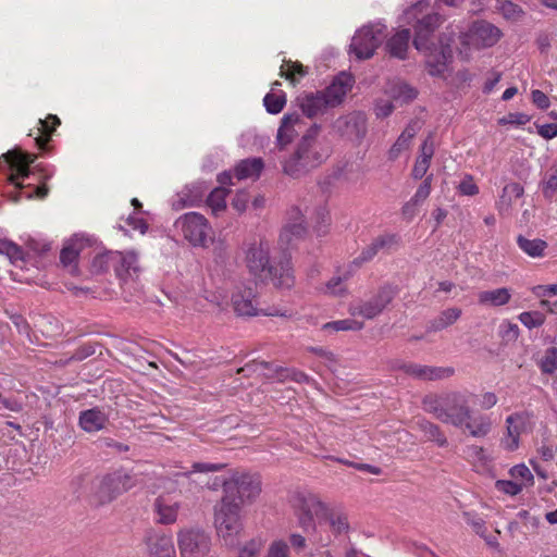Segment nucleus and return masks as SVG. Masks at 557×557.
I'll return each mask as SVG.
<instances>
[{
    "instance_id": "1",
    "label": "nucleus",
    "mask_w": 557,
    "mask_h": 557,
    "mask_svg": "<svg viewBox=\"0 0 557 557\" xmlns=\"http://www.w3.org/2000/svg\"><path fill=\"white\" fill-rule=\"evenodd\" d=\"M430 1L421 0L404 11L401 20L414 27V48L423 54L425 70L433 77H445L453 59L451 38L432 39L435 28L443 22L436 13H429Z\"/></svg>"
},
{
    "instance_id": "2",
    "label": "nucleus",
    "mask_w": 557,
    "mask_h": 557,
    "mask_svg": "<svg viewBox=\"0 0 557 557\" xmlns=\"http://www.w3.org/2000/svg\"><path fill=\"white\" fill-rule=\"evenodd\" d=\"M469 396L462 392L442 395H428L423 398V409L445 424L467 431L474 438H484L493 430L490 416L474 413L469 405Z\"/></svg>"
},
{
    "instance_id": "3",
    "label": "nucleus",
    "mask_w": 557,
    "mask_h": 557,
    "mask_svg": "<svg viewBox=\"0 0 557 557\" xmlns=\"http://www.w3.org/2000/svg\"><path fill=\"white\" fill-rule=\"evenodd\" d=\"M320 127L311 126L301 138L296 152L285 161L284 172L299 176L321 165L331 154V146L325 137L319 135Z\"/></svg>"
},
{
    "instance_id": "4",
    "label": "nucleus",
    "mask_w": 557,
    "mask_h": 557,
    "mask_svg": "<svg viewBox=\"0 0 557 557\" xmlns=\"http://www.w3.org/2000/svg\"><path fill=\"white\" fill-rule=\"evenodd\" d=\"M223 277L226 285L233 287L231 302L234 312L239 317H288V310L277 307L260 308L258 301V294L251 283L237 281L228 269L223 272Z\"/></svg>"
},
{
    "instance_id": "5",
    "label": "nucleus",
    "mask_w": 557,
    "mask_h": 557,
    "mask_svg": "<svg viewBox=\"0 0 557 557\" xmlns=\"http://www.w3.org/2000/svg\"><path fill=\"white\" fill-rule=\"evenodd\" d=\"M500 29L487 21H475L459 35V57L468 61L473 53L495 46L500 37Z\"/></svg>"
},
{
    "instance_id": "6",
    "label": "nucleus",
    "mask_w": 557,
    "mask_h": 557,
    "mask_svg": "<svg viewBox=\"0 0 557 557\" xmlns=\"http://www.w3.org/2000/svg\"><path fill=\"white\" fill-rule=\"evenodd\" d=\"M214 524L224 544L230 547L235 546L243 529L239 503L223 496L221 503L215 506Z\"/></svg>"
},
{
    "instance_id": "7",
    "label": "nucleus",
    "mask_w": 557,
    "mask_h": 557,
    "mask_svg": "<svg viewBox=\"0 0 557 557\" xmlns=\"http://www.w3.org/2000/svg\"><path fill=\"white\" fill-rule=\"evenodd\" d=\"M175 231L193 247H208L213 240V231L208 220L198 212H187L174 223Z\"/></svg>"
},
{
    "instance_id": "8",
    "label": "nucleus",
    "mask_w": 557,
    "mask_h": 557,
    "mask_svg": "<svg viewBox=\"0 0 557 557\" xmlns=\"http://www.w3.org/2000/svg\"><path fill=\"white\" fill-rule=\"evenodd\" d=\"M396 288L392 285H383L366 299L351 301L348 312L351 317H361L372 320L380 315L396 296Z\"/></svg>"
},
{
    "instance_id": "9",
    "label": "nucleus",
    "mask_w": 557,
    "mask_h": 557,
    "mask_svg": "<svg viewBox=\"0 0 557 557\" xmlns=\"http://www.w3.org/2000/svg\"><path fill=\"white\" fill-rule=\"evenodd\" d=\"M386 37V25L377 22L358 29L350 44V51L357 59L371 58Z\"/></svg>"
},
{
    "instance_id": "10",
    "label": "nucleus",
    "mask_w": 557,
    "mask_h": 557,
    "mask_svg": "<svg viewBox=\"0 0 557 557\" xmlns=\"http://www.w3.org/2000/svg\"><path fill=\"white\" fill-rule=\"evenodd\" d=\"M136 484V478L126 470H116L98 479L94 483L97 500L101 504L111 502L120 494L131 490Z\"/></svg>"
},
{
    "instance_id": "11",
    "label": "nucleus",
    "mask_w": 557,
    "mask_h": 557,
    "mask_svg": "<svg viewBox=\"0 0 557 557\" xmlns=\"http://www.w3.org/2000/svg\"><path fill=\"white\" fill-rule=\"evenodd\" d=\"M224 497L239 503L255 498L261 491V482L258 475L248 473H235L230 480H222Z\"/></svg>"
},
{
    "instance_id": "12",
    "label": "nucleus",
    "mask_w": 557,
    "mask_h": 557,
    "mask_svg": "<svg viewBox=\"0 0 557 557\" xmlns=\"http://www.w3.org/2000/svg\"><path fill=\"white\" fill-rule=\"evenodd\" d=\"M243 251L248 272L256 278L263 280V274L272 263L269 242L263 238H253L244 244Z\"/></svg>"
},
{
    "instance_id": "13",
    "label": "nucleus",
    "mask_w": 557,
    "mask_h": 557,
    "mask_svg": "<svg viewBox=\"0 0 557 557\" xmlns=\"http://www.w3.org/2000/svg\"><path fill=\"white\" fill-rule=\"evenodd\" d=\"M534 426L533 414L529 411H519L509 414L505 420V433L500 440L502 447L507 451H515L520 446V436Z\"/></svg>"
},
{
    "instance_id": "14",
    "label": "nucleus",
    "mask_w": 557,
    "mask_h": 557,
    "mask_svg": "<svg viewBox=\"0 0 557 557\" xmlns=\"http://www.w3.org/2000/svg\"><path fill=\"white\" fill-rule=\"evenodd\" d=\"M181 557H205L211 546L210 537L199 529L187 528L177 533Z\"/></svg>"
},
{
    "instance_id": "15",
    "label": "nucleus",
    "mask_w": 557,
    "mask_h": 557,
    "mask_svg": "<svg viewBox=\"0 0 557 557\" xmlns=\"http://www.w3.org/2000/svg\"><path fill=\"white\" fill-rule=\"evenodd\" d=\"M35 158L34 154L12 150L0 158V168L3 165L7 166L11 171L9 176L10 182L17 188H22L20 181L29 176V165L34 163Z\"/></svg>"
},
{
    "instance_id": "16",
    "label": "nucleus",
    "mask_w": 557,
    "mask_h": 557,
    "mask_svg": "<svg viewBox=\"0 0 557 557\" xmlns=\"http://www.w3.org/2000/svg\"><path fill=\"white\" fill-rule=\"evenodd\" d=\"M270 282L277 289H290L295 285V274L292 261L284 257L272 261L263 274V280Z\"/></svg>"
},
{
    "instance_id": "17",
    "label": "nucleus",
    "mask_w": 557,
    "mask_h": 557,
    "mask_svg": "<svg viewBox=\"0 0 557 557\" xmlns=\"http://www.w3.org/2000/svg\"><path fill=\"white\" fill-rule=\"evenodd\" d=\"M334 127L343 137L360 143L367 134V116L362 112H351L337 119Z\"/></svg>"
},
{
    "instance_id": "18",
    "label": "nucleus",
    "mask_w": 557,
    "mask_h": 557,
    "mask_svg": "<svg viewBox=\"0 0 557 557\" xmlns=\"http://www.w3.org/2000/svg\"><path fill=\"white\" fill-rule=\"evenodd\" d=\"M307 234V227L301 211L293 208L287 215V222L281 231L278 244L282 248L287 249L302 239Z\"/></svg>"
},
{
    "instance_id": "19",
    "label": "nucleus",
    "mask_w": 557,
    "mask_h": 557,
    "mask_svg": "<svg viewBox=\"0 0 557 557\" xmlns=\"http://www.w3.org/2000/svg\"><path fill=\"white\" fill-rule=\"evenodd\" d=\"M355 79L351 74L347 72H341L334 77L332 83L324 89L321 90L327 102L332 108L339 106L347 94L351 90Z\"/></svg>"
},
{
    "instance_id": "20",
    "label": "nucleus",
    "mask_w": 557,
    "mask_h": 557,
    "mask_svg": "<svg viewBox=\"0 0 557 557\" xmlns=\"http://www.w3.org/2000/svg\"><path fill=\"white\" fill-rule=\"evenodd\" d=\"M181 503L172 494H163L156 498L153 512L156 521L161 524H172L177 520Z\"/></svg>"
},
{
    "instance_id": "21",
    "label": "nucleus",
    "mask_w": 557,
    "mask_h": 557,
    "mask_svg": "<svg viewBox=\"0 0 557 557\" xmlns=\"http://www.w3.org/2000/svg\"><path fill=\"white\" fill-rule=\"evenodd\" d=\"M290 502L293 507L300 511V521L302 524H306L307 521H310L324 509L323 504L318 497L309 492H298L294 494Z\"/></svg>"
},
{
    "instance_id": "22",
    "label": "nucleus",
    "mask_w": 557,
    "mask_h": 557,
    "mask_svg": "<svg viewBox=\"0 0 557 557\" xmlns=\"http://www.w3.org/2000/svg\"><path fill=\"white\" fill-rule=\"evenodd\" d=\"M113 258H115L114 271L123 283L133 281L138 276L140 268L138 257L134 251H115Z\"/></svg>"
},
{
    "instance_id": "23",
    "label": "nucleus",
    "mask_w": 557,
    "mask_h": 557,
    "mask_svg": "<svg viewBox=\"0 0 557 557\" xmlns=\"http://www.w3.org/2000/svg\"><path fill=\"white\" fill-rule=\"evenodd\" d=\"M89 245V238L84 235H74L69 239L60 253V260L71 274L77 273L76 260L85 247Z\"/></svg>"
},
{
    "instance_id": "24",
    "label": "nucleus",
    "mask_w": 557,
    "mask_h": 557,
    "mask_svg": "<svg viewBox=\"0 0 557 557\" xmlns=\"http://www.w3.org/2000/svg\"><path fill=\"white\" fill-rule=\"evenodd\" d=\"M146 545L150 557H176L171 534L151 531L146 537Z\"/></svg>"
},
{
    "instance_id": "25",
    "label": "nucleus",
    "mask_w": 557,
    "mask_h": 557,
    "mask_svg": "<svg viewBox=\"0 0 557 557\" xmlns=\"http://www.w3.org/2000/svg\"><path fill=\"white\" fill-rule=\"evenodd\" d=\"M297 102L305 115L314 117L332 109L322 91L307 92L297 98Z\"/></svg>"
},
{
    "instance_id": "26",
    "label": "nucleus",
    "mask_w": 557,
    "mask_h": 557,
    "mask_svg": "<svg viewBox=\"0 0 557 557\" xmlns=\"http://www.w3.org/2000/svg\"><path fill=\"white\" fill-rule=\"evenodd\" d=\"M218 182L221 184L220 187L214 188L207 199V205L211 209L214 215H219L226 208L227 189L224 185L232 184V173L223 172L218 176Z\"/></svg>"
},
{
    "instance_id": "27",
    "label": "nucleus",
    "mask_w": 557,
    "mask_h": 557,
    "mask_svg": "<svg viewBox=\"0 0 557 557\" xmlns=\"http://www.w3.org/2000/svg\"><path fill=\"white\" fill-rule=\"evenodd\" d=\"M463 458L473 467L476 472H485L492 466L491 454L482 446L471 444L463 448Z\"/></svg>"
},
{
    "instance_id": "28",
    "label": "nucleus",
    "mask_w": 557,
    "mask_h": 557,
    "mask_svg": "<svg viewBox=\"0 0 557 557\" xmlns=\"http://www.w3.org/2000/svg\"><path fill=\"white\" fill-rule=\"evenodd\" d=\"M418 94L416 87L400 79L388 83L385 89V95L399 104L413 101Z\"/></svg>"
},
{
    "instance_id": "29",
    "label": "nucleus",
    "mask_w": 557,
    "mask_h": 557,
    "mask_svg": "<svg viewBox=\"0 0 557 557\" xmlns=\"http://www.w3.org/2000/svg\"><path fill=\"white\" fill-rule=\"evenodd\" d=\"M420 129V124L418 121L410 122L401 134L398 136L394 145L388 150V159L394 161L398 159L404 152L408 151L411 145L413 137Z\"/></svg>"
},
{
    "instance_id": "30",
    "label": "nucleus",
    "mask_w": 557,
    "mask_h": 557,
    "mask_svg": "<svg viewBox=\"0 0 557 557\" xmlns=\"http://www.w3.org/2000/svg\"><path fill=\"white\" fill-rule=\"evenodd\" d=\"M301 117L297 113L285 114L282 119L281 126L277 131L276 140L281 148H284L292 143L294 137L298 134Z\"/></svg>"
},
{
    "instance_id": "31",
    "label": "nucleus",
    "mask_w": 557,
    "mask_h": 557,
    "mask_svg": "<svg viewBox=\"0 0 557 557\" xmlns=\"http://www.w3.org/2000/svg\"><path fill=\"white\" fill-rule=\"evenodd\" d=\"M108 422V414L99 408H91L79 413V425L88 432H98L102 430Z\"/></svg>"
},
{
    "instance_id": "32",
    "label": "nucleus",
    "mask_w": 557,
    "mask_h": 557,
    "mask_svg": "<svg viewBox=\"0 0 557 557\" xmlns=\"http://www.w3.org/2000/svg\"><path fill=\"white\" fill-rule=\"evenodd\" d=\"M405 373L421 380H437L453 374L448 368H434L416 363L404 364Z\"/></svg>"
},
{
    "instance_id": "33",
    "label": "nucleus",
    "mask_w": 557,
    "mask_h": 557,
    "mask_svg": "<svg viewBox=\"0 0 557 557\" xmlns=\"http://www.w3.org/2000/svg\"><path fill=\"white\" fill-rule=\"evenodd\" d=\"M524 189L519 183L507 184L497 201V210L500 214H508L513 202L523 196Z\"/></svg>"
},
{
    "instance_id": "34",
    "label": "nucleus",
    "mask_w": 557,
    "mask_h": 557,
    "mask_svg": "<svg viewBox=\"0 0 557 557\" xmlns=\"http://www.w3.org/2000/svg\"><path fill=\"white\" fill-rule=\"evenodd\" d=\"M511 299V290L507 287L482 290L478 294V301L482 306L500 307Z\"/></svg>"
},
{
    "instance_id": "35",
    "label": "nucleus",
    "mask_w": 557,
    "mask_h": 557,
    "mask_svg": "<svg viewBox=\"0 0 557 557\" xmlns=\"http://www.w3.org/2000/svg\"><path fill=\"white\" fill-rule=\"evenodd\" d=\"M410 30L403 28L397 32L386 44L387 50L392 57L405 59L409 47Z\"/></svg>"
},
{
    "instance_id": "36",
    "label": "nucleus",
    "mask_w": 557,
    "mask_h": 557,
    "mask_svg": "<svg viewBox=\"0 0 557 557\" xmlns=\"http://www.w3.org/2000/svg\"><path fill=\"white\" fill-rule=\"evenodd\" d=\"M263 169V162L260 158H251L240 161L235 168L237 180H256L260 176Z\"/></svg>"
},
{
    "instance_id": "37",
    "label": "nucleus",
    "mask_w": 557,
    "mask_h": 557,
    "mask_svg": "<svg viewBox=\"0 0 557 557\" xmlns=\"http://www.w3.org/2000/svg\"><path fill=\"white\" fill-rule=\"evenodd\" d=\"M396 237L395 235H382L374 239L370 246H368L361 255L354 260V264L359 267L362 262L371 260L380 249L384 247H389L395 244Z\"/></svg>"
},
{
    "instance_id": "38",
    "label": "nucleus",
    "mask_w": 557,
    "mask_h": 557,
    "mask_svg": "<svg viewBox=\"0 0 557 557\" xmlns=\"http://www.w3.org/2000/svg\"><path fill=\"white\" fill-rule=\"evenodd\" d=\"M518 247L531 258H541L547 249V243L540 238L529 239L522 235L517 238Z\"/></svg>"
},
{
    "instance_id": "39",
    "label": "nucleus",
    "mask_w": 557,
    "mask_h": 557,
    "mask_svg": "<svg viewBox=\"0 0 557 557\" xmlns=\"http://www.w3.org/2000/svg\"><path fill=\"white\" fill-rule=\"evenodd\" d=\"M433 156V147L429 145L426 141L421 146V153L418 157L414 166L412 169V175L414 178H422L429 166Z\"/></svg>"
},
{
    "instance_id": "40",
    "label": "nucleus",
    "mask_w": 557,
    "mask_h": 557,
    "mask_svg": "<svg viewBox=\"0 0 557 557\" xmlns=\"http://www.w3.org/2000/svg\"><path fill=\"white\" fill-rule=\"evenodd\" d=\"M461 315L459 308H448L443 310L432 322L431 329L433 331H441L454 324Z\"/></svg>"
},
{
    "instance_id": "41",
    "label": "nucleus",
    "mask_w": 557,
    "mask_h": 557,
    "mask_svg": "<svg viewBox=\"0 0 557 557\" xmlns=\"http://www.w3.org/2000/svg\"><path fill=\"white\" fill-rule=\"evenodd\" d=\"M349 274L344 276H333L325 285L321 288V293L327 296L342 297L347 294V287L345 281L349 277Z\"/></svg>"
},
{
    "instance_id": "42",
    "label": "nucleus",
    "mask_w": 557,
    "mask_h": 557,
    "mask_svg": "<svg viewBox=\"0 0 557 557\" xmlns=\"http://www.w3.org/2000/svg\"><path fill=\"white\" fill-rule=\"evenodd\" d=\"M420 429H421L423 435L429 441L435 442L437 444V446H440V447L447 446V444H448L447 438L438 425H436L432 422H429V421H423L420 423Z\"/></svg>"
},
{
    "instance_id": "43",
    "label": "nucleus",
    "mask_w": 557,
    "mask_h": 557,
    "mask_svg": "<svg viewBox=\"0 0 557 557\" xmlns=\"http://www.w3.org/2000/svg\"><path fill=\"white\" fill-rule=\"evenodd\" d=\"M307 73V69L298 62L288 61L281 66V75L293 84H296L300 78L306 76Z\"/></svg>"
},
{
    "instance_id": "44",
    "label": "nucleus",
    "mask_w": 557,
    "mask_h": 557,
    "mask_svg": "<svg viewBox=\"0 0 557 557\" xmlns=\"http://www.w3.org/2000/svg\"><path fill=\"white\" fill-rule=\"evenodd\" d=\"M364 326V323L356 319H343L337 321L327 322L323 325L324 330L338 331H360Z\"/></svg>"
},
{
    "instance_id": "45",
    "label": "nucleus",
    "mask_w": 557,
    "mask_h": 557,
    "mask_svg": "<svg viewBox=\"0 0 557 557\" xmlns=\"http://www.w3.org/2000/svg\"><path fill=\"white\" fill-rule=\"evenodd\" d=\"M263 103L269 113L277 114L283 110L286 103V97L283 92H269L265 95Z\"/></svg>"
},
{
    "instance_id": "46",
    "label": "nucleus",
    "mask_w": 557,
    "mask_h": 557,
    "mask_svg": "<svg viewBox=\"0 0 557 557\" xmlns=\"http://www.w3.org/2000/svg\"><path fill=\"white\" fill-rule=\"evenodd\" d=\"M115 251H108L103 253H98L94 257L91 262V271L94 273H102L107 271L110 265L114 267L115 258H113Z\"/></svg>"
},
{
    "instance_id": "47",
    "label": "nucleus",
    "mask_w": 557,
    "mask_h": 557,
    "mask_svg": "<svg viewBox=\"0 0 557 557\" xmlns=\"http://www.w3.org/2000/svg\"><path fill=\"white\" fill-rule=\"evenodd\" d=\"M518 319L529 330L542 326L546 320L545 314L540 311L521 312Z\"/></svg>"
},
{
    "instance_id": "48",
    "label": "nucleus",
    "mask_w": 557,
    "mask_h": 557,
    "mask_svg": "<svg viewBox=\"0 0 557 557\" xmlns=\"http://www.w3.org/2000/svg\"><path fill=\"white\" fill-rule=\"evenodd\" d=\"M540 369L543 373L553 374L557 370V348L550 347L546 349L540 362Z\"/></svg>"
},
{
    "instance_id": "49",
    "label": "nucleus",
    "mask_w": 557,
    "mask_h": 557,
    "mask_svg": "<svg viewBox=\"0 0 557 557\" xmlns=\"http://www.w3.org/2000/svg\"><path fill=\"white\" fill-rule=\"evenodd\" d=\"M499 336L506 342H515L520 335L519 326L509 320H504L499 324Z\"/></svg>"
},
{
    "instance_id": "50",
    "label": "nucleus",
    "mask_w": 557,
    "mask_h": 557,
    "mask_svg": "<svg viewBox=\"0 0 557 557\" xmlns=\"http://www.w3.org/2000/svg\"><path fill=\"white\" fill-rule=\"evenodd\" d=\"M265 557H292L290 547L285 541L275 540L269 545Z\"/></svg>"
},
{
    "instance_id": "51",
    "label": "nucleus",
    "mask_w": 557,
    "mask_h": 557,
    "mask_svg": "<svg viewBox=\"0 0 557 557\" xmlns=\"http://www.w3.org/2000/svg\"><path fill=\"white\" fill-rule=\"evenodd\" d=\"M498 10L505 18L512 21L518 20L522 14L521 8L508 0L499 2Z\"/></svg>"
},
{
    "instance_id": "52",
    "label": "nucleus",
    "mask_w": 557,
    "mask_h": 557,
    "mask_svg": "<svg viewBox=\"0 0 557 557\" xmlns=\"http://www.w3.org/2000/svg\"><path fill=\"white\" fill-rule=\"evenodd\" d=\"M509 474L512 479H516V480L520 479V480L524 481L525 483H528L529 485H533V483H534V476H533L532 472L530 471V469L524 463H519V465L513 466L509 470Z\"/></svg>"
},
{
    "instance_id": "53",
    "label": "nucleus",
    "mask_w": 557,
    "mask_h": 557,
    "mask_svg": "<svg viewBox=\"0 0 557 557\" xmlns=\"http://www.w3.org/2000/svg\"><path fill=\"white\" fill-rule=\"evenodd\" d=\"M262 546L261 539H252L239 549L237 557H258Z\"/></svg>"
},
{
    "instance_id": "54",
    "label": "nucleus",
    "mask_w": 557,
    "mask_h": 557,
    "mask_svg": "<svg viewBox=\"0 0 557 557\" xmlns=\"http://www.w3.org/2000/svg\"><path fill=\"white\" fill-rule=\"evenodd\" d=\"M495 487L498 492L506 495L516 496L521 493L523 485L509 480H497L495 482Z\"/></svg>"
},
{
    "instance_id": "55",
    "label": "nucleus",
    "mask_w": 557,
    "mask_h": 557,
    "mask_svg": "<svg viewBox=\"0 0 557 557\" xmlns=\"http://www.w3.org/2000/svg\"><path fill=\"white\" fill-rule=\"evenodd\" d=\"M393 99L388 98H380L375 101L374 104V113L376 117L384 119L391 115L394 111Z\"/></svg>"
},
{
    "instance_id": "56",
    "label": "nucleus",
    "mask_w": 557,
    "mask_h": 557,
    "mask_svg": "<svg viewBox=\"0 0 557 557\" xmlns=\"http://www.w3.org/2000/svg\"><path fill=\"white\" fill-rule=\"evenodd\" d=\"M463 518L476 534L484 535L486 531L485 521L479 515L474 512H465Z\"/></svg>"
},
{
    "instance_id": "57",
    "label": "nucleus",
    "mask_w": 557,
    "mask_h": 557,
    "mask_svg": "<svg viewBox=\"0 0 557 557\" xmlns=\"http://www.w3.org/2000/svg\"><path fill=\"white\" fill-rule=\"evenodd\" d=\"M4 256H7L13 264L24 262V252L22 248L13 242L8 240Z\"/></svg>"
},
{
    "instance_id": "58",
    "label": "nucleus",
    "mask_w": 557,
    "mask_h": 557,
    "mask_svg": "<svg viewBox=\"0 0 557 557\" xmlns=\"http://www.w3.org/2000/svg\"><path fill=\"white\" fill-rule=\"evenodd\" d=\"M188 189L186 188L182 193L177 194L176 199L173 201V207L175 209H182L185 207H191L199 199V195L189 196L187 194Z\"/></svg>"
},
{
    "instance_id": "59",
    "label": "nucleus",
    "mask_w": 557,
    "mask_h": 557,
    "mask_svg": "<svg viewBox=\"0 0 557 557\" xmlns=\"http://www.w3.org/2000/svg\"><path fill=\"white\" fill-rule=\"evenodd\" d=\"M557 191V171L550 174L547 178L544 180L542 184V193L545 198L553 199Z\"/></svg>"
},
{
    "instance_id": "60",
    "label": "nucleus",
    "mask_w": 557,
    "mask_h": 557,
    "mask_svg": "<svg viewBox=\"0 0 557 557\" xmlns=\"http://www.w3.org/2000/svg\"><path fill=\"white\" fill-rule=\"evenodd\" d=\"M458 190L460 194H462L465 196H474L479 193V187L474 183L473 177L470 175H467L459 183Z\"/></svg>"
},
{
    "instance_id": "61",
    "label": "nucleus",
    "mask_w": 557,
    "mask_h": 557,
    "mask_svg": "<svg viewBox=\"0 0 557 557\" xmlns=\"http://www.w3.org/2000/svg\"><path fill=\"white\" fill-rule=\"evenodd\" d=\"M431 193V177H426L424 182L419 186L416 194L411 198L414 205L423 202Z\"/></svg>"
},
{
    "instance_id": "62",
    "label": "nucleus",
    "mask_w": 557,
    "mask_h": 557,
    "mask_svg": "<svg viewBox=\"0 0 557 557\" xmlns=\"http://www.w3.org/2000/svg\"><path fill=\"white\" fill-rule=\"evenodd\" d=\"M539 134L546 139H552L557 136V116L550 123H543L537 125Z\"/></svg>"
},
{
    "instance_id": "63",
    "label": "nucleus",
    "mask_w": 557,
    "mask_h": 557,
    "mask_svg": "<svg viewBox=\"0 0 557 557\" xmlns=\"http://www.w3.org/2000/svg\"><path fill=\"white\" fill-rule=\"evenodd\" d=\"M224 468L223 463H212V462H195L193 465L191 473H202V472H216Z\"/></svg>"
},
{
    "instance_id": "64",
    "label": "nucleus",
    "mask_w": 557,
    "mask_h": 557,
    "mask_svg": "<svg viewBox=\"0 0 557 557\" xmlns=\"http://www.w3.org/2000/svg\"><path fill=\"white\" fill-rule=\"evenodd\" d=\"M126 223L134 231H139L141 234H145L148 228L146 221L143 218L138 216V213L129 214L126 219Z\"/></svg>"
}]
</instances>
